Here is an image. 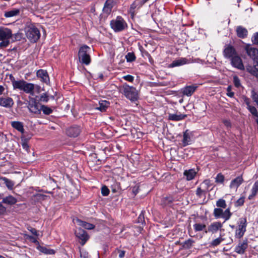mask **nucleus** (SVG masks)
<instances>
[{
  "label": "nucleus",
  "instance_id": "obj_1",
  "mask_svg": "<svg viewBox=\"0 0 258 258\" xmlns=\"http://www.w3.org/2000/svg\"><path fill=\"white\" fill-rule=\"evenodd\" d=\"M12 83L14 89H19L23 91L26 93L34 95L35 85L33 83H28L24 80H15L14 79L12 80Z\"/></svg>",
  "mask_w": 258,
  "mask_h": 258
},
{
  "label": "nucleus",
  "instance_id": "obj_2",
  "mask_svg": "<svg viewBox=\"0 0 258 258\" xmlns=\"http://www.w3.org/2000/svg\"><path fill=\"white\" fill-rule=\"evenodd\" d=\"M119 90L132 101H136L139 98V93L137 89L133 86L128 85L126 83L123 84L120 86Z\"/></svg>",
  "mask_w": 258,
  "mask_h": 258
},
{
  "label": "nucleus",
  "instance_id": "obj_3",
  "mask_svg": "<svg viewBox=\"0 0 258 258\" xmlns=\"http://www.w3.org/2000/svg\"><path fill=\"white\" fill-rule=\"evenodd\" d=\"M12 36V31L7 27H0V48L7 47L10 43V39Z\"/></svg>",
  "mask_w": 258,
  "mask_h": 258
},
{
  "label": "nucleus",
  "instance_id": "obj_4",
  "mask_svg": "<svg viewBox=\"0 0 258 258\" xmlns=\"http://www.w3.org/2000/svg\"><path fill=\"white\" fill-rule=\"evenodd\" d=\"M25 32L27 38L31 42H36L40 38V31L33 24L27 25L25 27Z\"/></svg>",
  "mask_w": 258,
  "mask_h": 258
},
{
  "label": "nucleus",
  "instance_id": "obj_5",
  "mask_svg": "<svg viewBox=\"0 0 258 258\" xmlns=\"http://www.w3.org/2000/svg\"><path fill=\"white\" fill-rule=\"evenodd\" d=\"M110 26L115 32H120L127 27V24L121 17L118 16L115 19L111 21Z\"/></svg>",
  "mask_w": 258,
  "mask_h": 258
},
{
  "label": "nucleus",
  "instance_id": "obj_6",
  "mask_svg": "<svg viewBox=\"0 0 258 258\" xmlns=\"http://www.w3.org/2000/svg\"><path fill=\"white\" fill-rule=\"evenodd\" d=\"M90 49V47L87 45H84L80 48L78 53V56L80 61L86 65L90 62V57L88 52Z\"/></svg>",
  "mask_w": 258,
  "mask_h": 258
},
{
  "label": "nucleus",
  "instance_id": "obj_7",
  "mask_svg": "<svg viewBox=\"0 0 258 258\" xmlns=\"http://www.w3.org/2000/svg\"><path fill=\"white\" fill-rule=\"evenodd\" d=\"M246 220L245 218H241L239 220L238 225L235 231V236L237 238H240L244 235L246 228Z\"/></svg>",
  "mask_w": 258,
  "mask_h": 258
},
{
  "label": "nucleus",
  "instance_id": "obj_8",
  "mask_svg": "<svg viewBox=\"0 0 258 258\" xmlns=\"http://www.w3.org/2000/svg\"><path fill=\"white\" fill-rule=\"evenodd\" d=\"M245 49L246 51L247 54L253 60L258 61V49L252 47L250 45H247Z\"/></svg>",
  "mask_w": 258,
  "mask_h": 258
},
{
  "label": "nucleus",
  "instance_id": "obj_9",
  "mask_svg": "<svg viewBox=\"0 0 258 258\" xmlns=\"http://www.w3.org/2000/svg\"><path fill=\"white\" fill-rule=\"evenodd\" d=\"M75 234L76 236L81 240V243L82 245H84L89 238L86 232L80 228L76 230Z\"/></svg>",
  "mask_w": 258,
  "mask_h": 258
},
{
  "label": "nucleus",
  "instance_id": "obj_10",
  "mask_svg": "<svg viewBox=\"0 0 258 258\" xmlns=\"http://www.w3.org/2000/svg\"><path fill=\"white\" fill-rule=\"evenodd\" d=\"M14 101L13 99L10 97L5 96L0 97V106L10 108L14 105Z\"/></svg>",
  "mask_w": 258,
  "mask_h": 258
},
{
  "label": "nucleus",
  "instance_id": "obj_11",
  "mask_svg": "<svg viewBox=\"0 0 258 258\" xmlns=\"http://www.w3.org/2000/svg\"><path fill=\"white\" fill-rule=\"evenodd\" d=\"M41 105L35 100H33L29 103L28 107L31 112L39 114L41 112Z\"/></svg>",
  "mask_w": 258,
  "mask_h": 258
},
{
  "label": "nucleus",
  "instance_id": "obj_12",
  "mask_svg": "<svg viewBox=\"0 0 258 258\" xmlns=\"http://www.w3.org/2000/svg\"><path fill=\"white\" fill-rule=\"evenodd\" d=\"M231 64L235 68L239 70H244V66L241 58L237 54L230 59Z\"/></svg>",
  "mask_w": 258,
  "mask_h": 258
},
{
  "label": "nucleus",
  "instance_id": "obj_13",
  "mask_svg": "<svg viewBox=\"0 0 258 258\" xmlns=\"http://www.w3.org/2000/svg\"><path fill=\"white\" fill-rule=\"evenodd\" d=\"M192 62V61L188 60L186 58H180L178 59L174 60L169 65L170 68H174L176 67H179L183 64Z\"/></svg>",
  "mask_w": 258,
  "mask_h": 258
},
{
  "label": "nucleus",
  "instance_id": "obj_14",
  "mask_svg": "<svg viewBox=\"0 0 258 258\" xmlns=\"http://www.w3.org/2000/svg\"><path fill=\"white\" fill-rule=\"evenodd\" d=\"M223 53L225 57L230 59L237 54L235 49L231 45L226 46Z\"/></svg>",
  "mask_w": 258,
  "mask_h": 258
},
{
  "label": "nucleus",
  "instance_id": "obj_15",
  "mask_svg": "<svg viewBox=\"0 0 258 258\" xmlns=\"http://www.w3.org/2000/svg\"><path fill=\"white\" fill-rule=\"evenodd\" d=\"M116 2L117 0H107L103 9L104 13L109 14L116 5Z\"/></svg>",
  "mask_w": 258,
  "mask_h": 258
},
{
  "label": "nucleus",
  "instance_id": "obj_16",
  "mask_svg": "<svg viewBox=\"0 0 258 258\" xmlns=\"http://www.w3.org/2000/svg\"><path fill=\"white\" fill-rule=\"evenodd\" d=\"M73 222L74 224L82 226L86 229L91 230L94 229L95 227L93 224L83 221L78 218L73 219Z\"/></svg>",
  "mask_w": 258,
  "mask_h": 258
},
{
  "label": "nucleus",
  "instance_id": "obj_17",
  "mask_svg": "<svg viewBox=\"0 0 258 258\" xmlns=\"http://www.w3.org/2000/svg\"><path fill=\"white\" fill-rule=\"evenodd\" d=\"M37 76L41 79V81L48 84L49 83V78L47 72L43 70H39L37 72Z\"/></svg>",
  "mask_w": 258,
  "mask_h": 258
},
{
  "label": "nucleus",
  "instance_id": "obj_18",
  "mask_svg": "<svg viewBox=\"0 0 258 258\" xmlns=\"http://www.w3.org/2000/svg\"><path fill=\"white\" fill-rule=\"evenodd\" d=\"M222 226V224L219 222H213L208 226V231L212 233H216L221 230Z\"/></svg>",
  "mask_w": 258,
  "mask_h": 258
},
{
  "label": "nucleus",
  "instance_id": "obj_19",
  "mask_svg": "<svg viewBox=\"0 0 258 258\" xmlns=\"http://www.w3.org/2000/svg\"><path fill=\"white\" fill-rule=\"evenodd\" d=\"M80 128L78 126H72L68 128L67 134L68 136L72 137H77L80 133Z\"/></svg>",
  "mask_w": 258,
  "mask_h": 258
},
{
  "label": "nucleus",
  "instance_id": "obj_20",
  "mask_svg": "<svg viewBox=\"0 0 258 258\" xmlns=\"http://www.w3.org/2000/svg\"><path fill=\"white\" fill-rule=\"evenodd\" d=\"M191 133L186 130L183 134L182 144L184 146L190 144L191 142Z\"/></svg>",
  "mask_w": 258,
  "mask_h": 258
},
{
  "label": "nucleus",
  "instance_id": "obj_21",
  "mask_svg": "<svg viewBox=\"0 0 258 258\" xmlns=\"http://www.w3.org/2000/svg\"><path fill=\"white\" fill-rule=\"evenodd\" d=\"M243 178L241 176H238L232 180L230 184V188L236 189L242 183Z\"/></svg>",
  "mask_w": 258,
  "mask_h": 258
},
{
  "label": "nucleus",
  "instance_id": "obj_22",
  "mask_svg": "<svg viewBox=\"0 0 258 258\" xmlns=\"http://www.w3.org/2000/svg\"><path fill=\"white\" fill-rule=\"evenodd\" d=\"M197 88V86L191 85V86H188L185 87H184L182 89V93L183 95L190 96H191L194 92L195 91L196 89Z\"/></svg>",
  "mask_w": 258,
  "mask_h": 258
},
{
  "label": "nucleus",
  "instance_id": "obj_23",
  "mask_svg": "<svg viewBox=\"0 0 258 258\" xmlns=\"http://www.w3.org/2000/svg\"><path fill=\"white\" fill-rule=\"evenodd\" d=\"M37 248L39 251L45 254H54L55 252L54 250L45 246L38 245Z\"/></svg>",
  "mask_w": 258,
  "mask_h": 258
},
{
  "label": "nucleus",
  "instance_id": "obj_24",
  "mask_svg": "<svg viewBox=\"0 0 258 258\" xmlns=\"http://www.w3.org/2000/svg\"><path fill=\"white\" fill-rule=\"evenodd\" d=\"M186 115L180 113H176L175 114H169L168 118L171 120L179 121L184 119Z\"/></svg>",
  "mask_w": 258,
  "mask_h": 258
},
{
  "label": "nucleus",
  "instance_id": "obj_25",
  "mask_svg": "<svg viewBox=\"0 0 258 258\" xmlns=\"http://www.w3.org/2000/svg\"><path fill=\"white\" fill-rule=\"evenodd\" d=\"M197 174V171L194 169L186 170L184 171L183 175L187 180H190L194 178Z\"/></svg>",
  "mask_w": 258,
  "mask_h": 258
},
{
  "label": "nucleus",
  "instance_id": "obj_26",
  "mask_svg": "<svg viewBox=\"0 0 258 258\" xmlns=\"http://www.w3.org/2000/svg\"><path fill=\"white\" fill-rule=\"evenodd\" d=\"M20 13V11L18 9H13L10 11L5 12L4 16L6 18H11L18 15Z\"/></svg>",
  "mask_w": 258,
  "mask_h": 258
},
{
  "label": "nucleus",
  "instance_id": "obj_27",
  "mask_svg": "<svg viewBox=\"0 0 258 258\" xmlns=\"http://www.w3.org/2000/svg\"><path fill=\"white\" fill-rule=\"evenodd\" d=\"M236 32L237 36L240 38H244L247 35V30L241 26H238L237 27Z\"/></svg>",
  "mask_w": 258,
  "mask_h": 258
},
{
  "label": "nucleus",
  "instance_id": "obj_28",
  "mask_svg": "<svg viewBox=\"0 0 258 258\" xmlns=\"http://www.w3.org/2000/svg\"><path fill=\"white\" fill-rule=\"evenodd\" d=\"M11 125L14 128L18 130L19 132L21 133H24V129L23 123L21 122L16 121H12L11 122Z\"/></svg>",
  "mask_w": 258,
  "mask_h": 258
},
{
  "label": "nucleus",
  "instance_id": "obj_29",
  "mask_svg": "<svg viewBox=\"0 0 258 258\" xmlns=\"http://www.w3.org/2000/svg\"><path fill=\"white\" fill-rule=\"evenodd\" d=\"M247 244L246 242H243L239 243L238 245L235 248V251L239 254L243 253L246 249Z\"/></svg>",
  "mask_w": 258,
  "mask_h": 258
},
{
  "label": "nucleus",
  "instance_id": "obj_30",
  "mask_svg": "<svg viewBox=\"0 0 258 258\" xmlns=\"http://www.w3.org/2000/svg\"><path fill=\"white\" fill-rule=\"evenodd\" d=\"M3 203L8 205H13L17 203V199L12 196H9L3 199Z\"/></svg>",
  "mask_w": 258,
  "mask_h": 258
},
{
  "label": "nucleus",
  "instance_id": "obj_31",
  "mask_svg": "<svg viewBox=\"0 0 258 258\" xmlns=\"http://www.w3.org/2000/svg\"><path fill=\"white\" fill-rule=\"evenodd\" d=\"M109 102L106 100H102L99 102V106L96 108L101 111H104L109 106Z\"/></svg>",
  "mask_w": 258,
  "mask_h": 258
},
{
  "label": "nucleus",
  "instance_id": "obj_32",
  "mask_svg": "<svg viewBox=\"0 0 258 258\" xmlns=\"http://www.w3.org/2000/svg\"><path fill=\"white\" fill-rule=\"evenodd\" d=\"M224 239L221 237H218L214 240H213L210 243V246L211 247H215L219 245L223 241Z\"/></svg>",
  "mask_w": 258,
  "mask_h": 258
},
{
  "label": "nucleus",
  "instance_id": "obj_33",
  "mask_svg": "<svg viewBox=\"0 0 258 258\" xmlns=\"http://www.w3.org/2000/svg\"><path fill=\"white\" fill-rule=\"evenodd\" d=\"M2 180L4 181V182L5 183L7 187L9 189H13V186L14 185V183L13 181L6 178V177H3L2 178Z\"/></svg>",
  "mask_w": 258,
  "mask_h": 258
},
{
  "label": "nucleus",
  "instance_id": "obj_34",
  "mask_svg": "<svg viewBox=\"0 0 258 258\" xmlns=\"http://www.w3.org/2000/svg\"><path fill=\"white\" fill-rule=\"evenodd\" d=\"M232 214L230 212V209L229 208L225 210L223 212L222 215L221 216L222 218H223L225 221H227L228 219H230Z\"/></svg>",
  "mask_w": 258,
  "mask_h": 258
},
{
  "label": "nucleus",
  "instance_id": "obj_35",
  "mask_svg": "<svg viewBox=\"0 0 258 258\" xmlns=\"http://www.w3.org/2000/svg\"><path fill=\"white\" fill-rule=\"evenodd\" d=\"M193 227L196 231H201L206 228V225L201 223H196L193 225Z\"/></svg>",
  "mask_w": 258,
  "mask_h": 258
},
{
  "label": "nucleus",
  "instance_id": "obj_36",
  "mask_svg": "<svg viewBox=\"0 0 258 258\" xmlns=\"http://www.w3.org/2000/svg\"><path fill=\"white\" fill-rule=\"evenodd\" d=\"M212 184L211 181L210 179L205 180L202 183L201 186L205 188V190H208L211 186Z\"/></svg>",
  "mask_w": 258,
  "mask_h": 258
},
{
  "label": "nucleus",
  "instance_id": "obj_37",
  "mask_svg": "<svg viewBox=\"0 0 258 258\" xmlns=\"http://www.w3.org/2000/svg\"><path fill=\"white\" fill-rule=\"evenodd\" d=\"M41 110H42L43 112L47 115L50 114L52 112V110L50 108L44 105H41Z\"/></svg>",
  "mask_w": 258,
  "mask_h": 258
},
{
  "label": "nucleus",
  "instance_id": "obj_38",
  "mask_svg": "<svg viewBox=\"0 0 258 258\" xmlns=\"http://www.w3.org/2000/svg\"><path fill=\"white\" fill-rule=\"evenodd\" d=\"M223 210L220 208H215L214 210V215L216 218H221Z\"/></svg>",
  "mask_w": 258,
  "mask_h": 258
},
{
  "label": "nucleus",
  "instance_id": "obj_39",
  "mask_svg": "<svg viewBox=\"0 0 258 258\" xmlns=\"http://www.w3.org/2000/svg\"><path fill=\"white\" fill-rule=\"evenodd\" d=\"M193 240L191 239H188L187 240L185 241L183 244L182 246L184 248L188 249L190 248L193 244Z\"/></svg>",
  "mask_w": 258,
  "mask_h": 258
},
{
  "label": "nucleus",
  "instance_id": "obj_40",
  "mask_svg": "<svg viewBox=\"0 0 258 258\" xmlns=\"http://www.w3.org/2000/svg\"><path fill=\"white\" fill-rule=\"evenodd\" d=\"M224 181V176L221 173L217 174L215 178V181L217 183H223Z\"/></svg>",
  "mask_w": 258,
  "mask_h": 258
},
{
  "label": "nucleus",
  "instance_id": "obj_41",
  "mask_svg": "<svg viewBox=\"0 0 258 258\" xmlns=\"http://www.w3.org/2000/svg\"><path fill=\"white\" fill-rule=\"evenodd\" d=\"M247 108L248 109V110L250 112V113L254 116L257 117L258 116V112L257 111L255 107L250 106L249 107H247Z\"/></svg>",
  "mask_w": 258,
  "mask_h": 258
},
{
  "label": "nucleus",
  "instance_id": "obj_42",
  "mask_svg": "<svg viewBox=\"0 0 258 258\" xmlns=\"http://www.w3.org/2000/svg\"><path fill=\"white\" fill-rule=\"evenodd\" d=\"M216 205L218 207L225 208L226 207V204L225 201L223 199H219L216 203Z\"/></svg>",
  "mask_w": 258,
  "mask_h": 258
},
{
  "label": "nucleus",
  "instance_id": "obj_43",
  "mask_svg": "<svg viewBox=\"0 0 258 258\" xmlns=\"http://www.w3.org/2000/svg\"><path fill=\"white\" fill-rule=\"evenodd\" d=\"M257 191H258V180L256 181L254 183V184L252 187V188L251 189L252 196H255V195L256 194Z\"/></svg>",
  "mask_w": 258,
  "mask_h": 258
},
{
  "label": "nucleus",
  "instance_id": "obj_44",
  "mask_svg": "<svg viewBox=\"0 0 258 258\" xmlns=\"http://www.w3.org/2000/svg\"><path fill=\"white\" fill-rule=\"evenodd\" d=\"M127 61L131 62L134 61L136 57L135 55L132 53H128L125 56Z\"/></svg>",
  "mask_w": 258,
  "mask_h": 258
},
{
  "label": "nucleus",
  "instance_id": "obj_45",
  "mask_svg": "<svg viewBox=\"0 0 258 258\" xmlns=\"http://www.w3.org/2000/svg\"><path fill=\"white\" fill-rule=\"evenodd\" d=\"M233 83L236 87H239L241 85L240 80L238 77L236 76L233 77Z\"/></svg>",
  "mask_w": 258,
  "mask_h": 258
},
{
  "label": "nucleus",
  "instance_id": "obj_46",
  "mask_svg": "<svg viewBox=\"0 0 258 258\" xmlns=\"http://www.w3.org/2000/svg\"><path fill=\"white\" fill-rule=\"evenodd\" d=\"M109 193V190L106 186H103L101 188V194L104 196H107Z\"/></svg>",
  "mask_w": 258,
  "mask_h": 258
},
{
  "label": "nucleus",
  "instance_id": "obj_47",
  "mask_svg": "<svg viewBox=\"0 0 258 258\" xmlns=\"http://www.w3.org/2000/svg\"><path fill=\"white\" fill-rule=\"evenodd\" d=\"M48 100H49L48 96L46 94V93H43L40 96V101L47 102H48Z\"/></svg>",
  "mask_w": 258,
  "mask_h": 258
},
{
  "label": "nucleus",
  "instance_id": "obj_48",
  "mask_svg": "<svg viewBox=\"0 0 258 258\" xmlns=\"http://www.w3.org/2000/svg\"><path fill=\"white\" fill-rule=\"evenodd\" d=\"M252 98L258 106V94L253 91L252 92Z\"/></svg>",
  "mask_w": 258,
  "mask_h": 258
},
{
  "label": "nucleus",
  "instance_id": "obj_49",
  "mask_svg": "<svg viewBox=\"0 0 258 258\" xmlns=\"http://www.w3.org/2000/svg\"><path fill=\"white\" fill-rule=\"evenodd\" d=\"M125 80L128 81L130 82H133L134 80V77L133 76L127 75L126 76H124L122 77Z\"/></svg>",
  "mask_w": 258,
  "mask_h": 258
},
{
  "label": "nucleus",
  "instance_id": "obj_50",
  "mask_svg": "<svg viewBox=\"0 0 258 258\" xmlns=\"http://www.w3.org/2000/svg\"><path fill=\"white\" fill-rule=\"evenodd\" d=\"M231 86H229L227 88V95L230 97H233L234 96V93L231 91Z\"/></svg>",
  "mask_w": 258,
  "mask_h": 258
},
{
  "label": "nucleus",
  "instance_id": "obj_51",
  "mask_svg": "<svg viewBox=\"0 0 258 258\" xmlns=\"http://www.w3.org/2000/svg\"><path fill=\"white\" fill-rule=\"evenodd\" d=\"M137 6V2H135L131 6L130 10V12L133 15L135 13V9Z\"/></svg>",
  "mask_w": 258,
  "mask_h": 258
},
{
  "label": "nucleus",
  "instance_id": "obj_52",
  "mask_svg": "<svg viewBox=\"0 0 258 258\" xmlns=\"http://www.w3.org/2000/svg\"><path fill=\"white\" fill-rule=\"evenodd\" d=\"M205 192V190L201 189V187H198L197 189L196 194L199 197H202L203 194Z\"/></svg>",
  "mask_w": 258,
  "mask_h": 258
},
{
  "label": "nucleus",
  "instance_id": "obj_53",
  "mask_svg": "<svg viewBox=\"0 0 258 258\" xmlns=\"http://www.w3.org/2000/svg\"><path fill=\"white\" fill-rule=\"evenodd\" d=\"M252 41L254 44H258V32L253 35L252 38Z\"/></svg>",
  "mask_w": 258,
  "mask_h": 258
},
{
  "label": "nucleus",
  "instance_id": "obj_54",
  "mask_svg": "<svg viewBox=\"0 0 258 258\" xmlns=\"http://www.w3.org/2000/svg\"><path fill=\"white\" fill-rule=\"evenodd\" d=\"M244 202V198L243 197H241L239 198L236 202V205L237 206H241L243 204Z\"/></svg>",
  "mask_w": 258,
  "mask_h": 258
},
{
  "label": "nucleus",
  "instance_id": "obj_55",
  "mask_svg": "<svg viewBox=\"0 0 258 258\" xmlns=\"http://www.w3.org/2000/svg\"><path fill=\"white\" fill-rule=\"evenodd\" d=\"M80 256L81 258H89L88 253L86 251H81Z\"/></svg>",
  "mask_w": 258,
  "mask_h": 258
},
{
  "label": "nucleus",
  "instance_id": "obj_56",
  "mask_svg": "<svg viewBox=\"0 0 258 258\" xmlns=\"http://www.w3.org/2000/svg\"><path fill=\"white\" fill-rule=\"evenodd\" d=\"M144 221V215L143 212H142L138 217V222L139 223H143Z\"/></svg>",
  "mask_w": 258,
  "mask_h": 258
},
{
  "label": "nucleus",
  "instance_id": "obj_57",
  "mask_svg": "<svg viewBox=\"0 0 258 258\" xmlns=\"http://www.w3.org/2000/svg\"><path fill=\"white\" fill-rule=\"evenodd\" d=\"M6 211V208L0 204V215L3 214Z\"/></svg>",
  "mask_w": 258,
  "mask_h": 258
},
{
  "label": "nucleus",
  "instance_id": "obj_58",
  "mask_svg": "<svg viewBox=\"0 0 258 258\" xmlns=\"http://www.w3.org/2000/svg\"><path fill=\"white\" fill-rule=\"evenodd\" d=\"M30 231L34 235L38 236V233L37 230L33 228H30V229H29Z\"/></svg>",
  "mask_w": 258,
  "mask_h": 258
},
{
  "label": "nucleus",
  "instance_id": "obj_59",
  "mask_svg": "<svg viewBox=\"0 0 258 258\" xmlns=\"http://www.w3.org/2000/svg\"><path fill=\"white\" fill-rule=\"evenodd\" d=\"M22 146L24 149L28 150L29 149V146L26 141H24L22 143Z\"/></svg>",
  "mask_w": 258,
  "mask_h": 258
},
{
  "label": "nucleus",
  "instance_id": "obj_60",
  "mask_svg": "<svg viewBox=\"0 0 258 258\" xmlns=\"http://www.w3.org/2000/svg\"><path fill=\"white\" fill-rule=\"evenodd\" d=\"M125 255V251L123 250H121L119 251L118 256L119 258H123Z\"/></svg>",
  "mask_w": 258,
  "mask_h": 258
},
{
  "label": "nucleus",
  "instance_id": "obj_61",
  "mask_svg": "<svg viewBox=\"0 0 258 258\" xmlns=\"http://www.w3.org/2000/svg\"><path fill=\"white\" fill-rule=\"evenodd\" d=\"M244 103L246 104L247 107H249V106H251V105H250V101H249V100L248 98H245L244 99Z\"/></svg>",
  "mask_w": 258,
  "mask_h": 258
},
{
  "label": "nucleus",
  "instance_id": "obj_62",
  "mask_svg": "<svg viewBox=\"0 0 258 258\" xmlns=\"http://www.w3.org/2000/svg\"><path fill=\"white\" fill-rule=\"evenodd\" d=\"M4 91V88L3 87V86L0 85V95L3 93Z\"/></svg>",
  "mask_w": 258,
  "mask_h": 258
},
{
  "label": "nucleus",
  "instance_id": "obj_63",
  "mask_svg": "<svg viewBox=\"0 0 258 258\" xmlns=\"http://www.w3.org/2000/svg\"><path fill=\"white\" fill-rule=\"evenodd\" d=\"M35 88L37 89L38 92H39L40 89V87L39 85H35Z\"/></svg>",
  "mask_w": 258,
  "mask_h": 258
},
{
  "label": "nucleus",
  "instance_id": "obj_64",
  "mask_svg": "<svg viewBox=\"0 0 258 258\" xmlns=\"http://www.w3.org/2000/svg\"><path fill=\"white\" fill-rule=\"evenodd\" d=\"M224 123H225V124L226 126H229V125H230V122H229V121H225L224 122Z\"/></svg>",
  "mask_w": 258,
  "mask_h": 258
}]
</instances>
